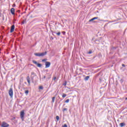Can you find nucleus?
I'll use <instances>...</instances> for the list:
<instances>
[{
	"label": "nucleus",
	"mask_w": 127,
	"mask_h": 127,
	"mask_svg": "<svg viewBox=\"0 0 127 127\" xmlns=\"http://www.w3.org/2000/svg\"><path fill=\"white\" fill-rule=\"evenodd\" d=\"M14 28H15V26H14V25H12L11 26V28H10V33H12V32L14 31Z\"/></svg>",
	"instance_id": "obj_8"
},
{
	"label": "nucleus",
	"mask_w": 127,
	"mask_h": 127,
	"mask_svg": "<svg viewBox=\"0 0 127 127\" xmlns=\"http://www.w3.org/2000/svg\"><path fill=\"white\" fill-rule=\"evenodd\" d=\"M26 79H27V82H28V83L29 85H30V77H29V76H28L27 77Z\"/></svg>",
	"instance_id": "obj_11"
},
{
	"label": "nucleus",
	"mask_w": 127,
	"mask_h": 127,
	"mask_svg": "<svg viewBox=\"0 0 127 127\" xmlns=\"http://www.w3.org/2000/svg\"><path fill=\"white\" fill-rule=\"evenodd\" d=\"M120 126L121 127H125V126H126V123H120Z\"/></svg>",
	"instance_id": "obj_14"
},
{
	"label": "nucleus",
	"mask_w": 127,
	"mask_h": 127,
	"mask_svg": "<svg viewBox=\"0 0 127 127\" xmlns=\"http://www.w3.org/2000/svg\"><path fill=\"white\" fill-rule=\"evenodd\" d=\"M63 111V112H64V111H68V109L67 108H64Z\"/></svg>",
	"instance_id": "obj_22"
},
{
	"label": "nucleus",
	"mask_w": 127,
	"mask_h": 127,
	"mask_svg": "<svg viewBox=\"0 0 127 127\" xmlns=\"http://www.w3.org/2000/svg\"><path fill=\"white\" fill-rule=\"evenodd\" d=\"M98 18H99L98 17L92 18L91 19L89 20V22H91V21H93V20H95V19H98Z\"/></svg>",
	"instance_id": "obj_12"
},
{
	"label": "nucleus",
	"mask_w": 127,
	"mask_h": 127,
	"mask_svg": "<svg viewBox=\"0 0 127 127\" xmlns=\"http://www.w3.org/2000/svg\"><path fill=\"white\" fill-rule=\"evenodd\" d=\"M68 126L64 124V126H63L62 127H67Z\"/></svg>",
	"instance_id": "obj_25"
},
{
	"label": "nucleus",
	"mask_w": 127,
	"mask_h": 127,
	"mask_svg": "<svg viewBox=\"0 0 127 127\" xmlns=\"http://www.w3.org/2000/svg\"><path fill=\"white\" fill-rule=\"evenodd\" d=\"M46 54H47V52H43L42 53H35L34 55L37 57H43V56H45Z\"/></svg>",
	"instance_id": "obj_1"
},
{
	"label": "nucleus",
	"mask_w": 127,
	"mask_h": 127,
	"mask_svg": "<svg viewBox=\"0 0 127 127\" xmlns=\"http://www.w3.org/2000/svg\"><path fill=\"white\" fill-rule=\"evenodd\" d=\"M92 40H94V38H92Z\"/></svg>",
	"instance_id": "obj_35"
},
{
	"label": "nucleus",
	"mask_w": 127,
	"mask_h": 127,
	"mask_svg": "<svg viewBox=\"0 0 127 127\" xmlns=\"http://www.w3.org/2000/svg\"><path fill=\"white\" fill-rule=\"evenodd\" d=\"M35 76H36V74L35 73H34V72H32L31 76V79L32 81H33V79H34V77H35Z\"/></svg>",
	"instance_id": "obj_6"
},
{
	"label": "nucleus",
	"mask_w": 127,
	"mask_h": 127,
	"mask_svg": "<svg viewBox=\"0 0 127 127\" xmlns=\"http://www.w3.org/2000/svg\"><path fill=\"white\" fill-rule=\"evenodd\" d=\"M62 33H63V34H64V35H65V34H66V32L63 31V32H62Z\"/></svg>",
	"instance_id": "obj_26"
},
{
	"label": "nucleus",
	"mask_w": 127,
	"mask_h": 127,
	"mask_svg": "<svg viewBox=\"0 0 127 127\" xmlns=\"http://www.w3.org/2000/svg\"><path fill=\"white\" fill-rule=\"evenodd\" d=\"M92 53H93V52L92 51H90L88 52V54H92Z\"/></svg>",
	"instance_id": "obj_20"
},
{
	"label": "nucleus",
	"mask_w": 127,
	"mask_h": 127,
	"mask_svg": "<svg viewBox=\"0 0 127 127\" xmlns=\"http://www.w3.org/2000/svg\"><path fill=\"white\" fill-rule=\"evenodd\" d=\"M28 93H29V91H28V90H26L25 91V94H28Z\"/></svg>",
	"instance_id": "obj_21"
},
{
	"label": "nucleus",
	"mask_w": 127,
	"mask_h": 127,
	"mask_svg": "<svg viewBox=\"0 0 127 127\" xmlns=\"http://www.w3.org/2000/svg\"><path fill=\"white\" fill-rule=\"evenodd\" d=\"M67 96V95L66 94H63L62 95L63 98H65L66 96Z\"/></svg>",
	"instance_id": "obj_15"
},
{
	"label": "nucleus",
	"mask_w": 127,
	"mask_h": 127,
	"mask_svg": "<svg viewBox=\"0 0 127 127\" xmlns=\"http://www.w3.org/2000/svg\"><path fill=\"white\" fill-rule=\"evenodd\" d=\"M56 34L57 35H58V36H59V35H60V34H61V33L60 32H59L57 33Z\"/></svg>",
	"instance_id": "obj_19"
},
{
	"label": "nucleus",
	"mask_w": 127,
	"mask_h": 127,
	"mask_svg": "<svg viewBox=\"0 0 127 127\" xmlns=\"http://www.w3.org/2000/svg\"><path fill=\"white\" fill-rule=\"evenodd\" d=\"M9 127V125L5 122H3L1 125V127Z\"/></svg>",
	"instance_id": "obj_7"
},
{
	"label": "nucleus",
	"mask_w": 127,
	"mask_h": 127,
	"mask_svg": "<svg viewBox=\"0 0 127 127\" xmlns=\"http://www.w3.org/2000/svg\"><path fill=\"white\" fill-rule=\"evenodd\" d=\"M89 79H90V76H87L84 78V80L85 81H88V80H89Z\"/></svg>",
	"instance_id": "obj_13"
},
{
	"label": "nucleus",
	"mask_w": 127,
	"mask_h": 127,
	"mask_svg": "<svg viewBox=\"0 0 127 127\" xmlns=\"http://www.w3.org/2000/svg\"><path fill=\"white\" fill-rule=\"evenodd\" d=\"M24 115H25V113H24V110H22L20 112V116L22 121H24Z\"/></svg>",
	"instance_id": "obj_2"
},
{
	"label": "nucleus",
	"mask_w": 127,
	"mask_h": 127,
	"mask_svg": "<svg viewBox=\"0 0 127 127\" xmlns=\"http://www.w3.org/2000/svg\"><path fill=\"white\" fill-rule=\"evenodd\" d=\"M10 12H11V14H12L13 15H14L15 14V10H14V8H11Z\"/></svg>",
	"instance_id": "obj_9"
},
{
	"label": "nucleus",
	"mask_w": 127,
	"mask_h": 127,
	"mask_svg": "<svg viewBox=\"0 0 127 127\" xmlns=\"http://www.w3.org/2000/svg\"><path fill=\"white\" fill-rule=\"evenodd\" d=\"M57 121H59V116H56Z\"/></svg>",
	"instance_id": "obj_23"
},
{
	"label": "nucleus",
	"mask_w": 127,
	"mask_h": 127,
	"mask_svg": "<svg viewBox=\"0 0 127 127\" xmlns=\"http://www.w3.org/2000/svg\"><path fill=\"white\" fill-rule=\"evenodd\" d=\"M65 103H69V99H67L65 101Z\"/></svg>",
	"instance_id": "obj_27"
},
{
	"label": "nucleus",
	"mask_w": 127,
	"mask_h": 127,
	"mask_svg": "<svg viewBox=\"0 0 127 127\" xmlns=\"http://www.w3.org/2000/svg\"><path fill=\"white\" fill-rule=\"evenodd\" d=\"M45 78H46V76H44V77H43V78H44V79H45Z\"/></svg>",
	"instance_id": "obj_32"
},
{
	"label": "nucleus",
	"mask_w": 127,
	"mask_h": 127,
	"mask_svg": "<svg viewBox=\"0 0 127 127\" xmlns=\"http://www.w3.org/2000/svg\"><path fill=\"white\" fill-rule=\"evenodd\" d=\"M22 24H24V23H25V21L24 20L22 21Z\"/></svg>",
	"instance_id": "obj_28"
},
{
	"label": "nucleus",
	"mask_w": 127,
	"mask_h": 127,
	"mask_svg": "<svg viewBox=\"0 0 127 127\" xmlns=\"http://www.w3.org/2000/svg\"><path fill=\"white\" fill-rule=\"evenodd\" d=\"M39 90H43V86H40L39 87Z\"/></svg>",
	"instance_id": "obj_18"
},
{
	"label": "nucleus",
	"mask_w": 127,
	"mask_h": 127,
	"mask_svg": "<svg viewBox=\"0 0 127 127\" xmlns=\"http://www.w3.org/2000/svg\"><path fill=\"white\" fill-rule=\"evenodd\" d=\"M9 96L11 97V98H12L13 97V90H12V88H10L9 90Z\"/></svg>",
	"instance_id": "obj_3"
},
{
	"label": "nucleus",
	"mask_w": 127,
	"mask_h": 127,
	"mask_svg": "<svg viewBox=\"0 0 127 127\" xmlns=\"http://www.w3.org/2000/svg\"><path fill=\"white\" fill-rule=\"evenodd\" d=\"M66 85H67V82H65V83H64V84H63V85L64 86H66Z\"/></svg>",
	"instance_id": "obj_24"
},
{
	"label": "nucleus",
	"mask_w": 127,
	"mask_h": 127,
	"mask_svg": "<svg viewBox=\"0 0 127 127\" xmlns=\"http://www.w3.org/2000/svg\"><path fill=\"white\" fill-rule=\"evenodd\" d=\"M99 80H100V81L101 82V81H102V78H99Z\"/></svg>",
	"instance_id": "obj_33"
},
{
	"label": "nucleus",
	"mask_w": 127,
	"mask_h": 127,
	"mask_svg": "<svg viewBox=\"0 0 127 127\" xmlns=\"http://www.w3.org/2000/svg\"><path fill=\"white\" fill-rule=\"evenodd\" d=\"M15 4H13L12 5V7H15Z\"/></svg>",
	"instance_id": "obj_30"
},
{
	"label": "nucleus",
	"mask_w": 127,
	"mask_h": 127,
	"mask_svg": "<svg viewBox=\"0 0 127 127\" xmlns=\"http://www.w3.org/2000/svg\"><path fill=\"white\" fill-rule=\"evenodd\" d=\"M53 80H54V81H55V80H56V77H54L53 78Z\"/></svg>",
	"instance_id": "obj_29"
},
{
	"label": "nucleus",
	"mask_w": 127,
	"mask_h": 127,
	"mask_svg": "<svg viewBox=\"0 0 127 127\" xmlns=\"http://www.w3.org/2000/svg\"><path fill=\"white\" fill-rule=\"evenodd\" d=\"M118 80H120V82L121 84H123V83H124V79L123 78L121 79V77H120V76H118Z\"/></svg>",
	"instance_id": "obj_10"
},
{
	"label": "nucleus",
	"mask_w": 127,
	"mask_h": 127,
	"mask_svg": "<svg viewBox=\"0 0 127 127\" xmlns=\"http://www.w3.org/2000/svg\"><path fill=\"white\" fill-rule=\"evenodd\" d=\"M42 62H45L46 61H47V59H44L43 60H42Z\"/></svg>",
	"instance_id": "obj_17"
},
{
	"label": "nucleus",
	"mask_w": 127,
	"mask_h": 127,
	"mask_svg": "<svg viewBox=\"0 0 127 127\" xmlns=\"http://www.w3.org/2000/svg\"><path fill=\"white\" fill-rule=\"evenodd\" d=\"M127 98H126V100H127Z\"/></svg>",
	"instance_id": "obj_36"
},
{
	"label": "nucleus",
	"mask_w": 127,
	"mask_h": 127,
	"mask_svg": "<svg viewBox=\"0 0 127 127\" xmlns=\"http://www.w3.org/2000/svg\"><path fill=\"white\" fill-rule=\"evenodd\" d=\"M123 67H126V65L124 64H122Z\"/></svg>",
	"instance_id": "obj_31"
},
{
	"label": "nucleus",
	"mask_w": 127,
	"mask_h": 127,
	"mask_svg": "<svg viewBox=\"0 0 127 127\" xmlns=\"http://www.w3.org/2000/svg\"><path fill=\"white\" fill-rule=\"evenodd\" d=\"M33 63H34V64H35V65H37V67H42V64H41L40 63H37V62H36L35 60H33L32 61Z\"/></svg>",
	"instance_id": "obj_4"
},
{
	"label": "nucleus",
	"mask_w": 127,
	"mask_h": 127,
	"mask_svg": "<svg viewBox=\"0 0 127 127\" xmlns=\"http://www.w3.org/2000/svg\"><path fill=\"white\" fill-rule=\"evenodd\" d=\"M50 65H51V63L50 62H45V68H49V67H50Z\"/></svg>",
	"instance_id": "obj_5"
},
{
	"label": "nucleus",
	"mask_w": 127,
	"mask_h": 127,
	"mask_svg": "<svg viewBox=\"0 0 127 127\" xmlns=\"http://www.w3.org/2000/svg\"><path fill=\"white\" fill-rule=\"evenodd\" d=\"M55 97H53V98H52V102H53V103H54V102H55Z\"/></svg>",
	"instance_id": "obj_16"
},
{
	"label": "nucleus",
	"mask_w": 127,
	"mask_h": 127,
	"mask_svg": "<svg viewBox=\"0 0 127 127\" xmlns=\"http://www.w3.org/2000/svg\"><path fill=\"white\" fill-rule=\"evenodd\" d=\"M18 12H20V10H18Z\"/></svg>",
	"instance_id": "obj_34"
}]
</instances>
